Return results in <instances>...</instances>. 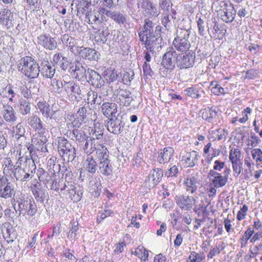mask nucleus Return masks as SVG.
<instances>
[{"mask_svg": "<svg viewBox=\"0 0 262 262\" xmlns=\"http://www.w3.org/2000/svg\"><path fill=\"white\" fill-rule=\"evenodd\" d=\"M17 67L21 73L30 79L36 78L40 71L38 63L30 56L21 58L18 61Z\"/></svg>", "mask_w": 262, "mask_h": 262, "instance_id": "1", "label": "nucleus"}, {"mask_svg": "<svg viewBox=\"0 0 262 262\" xmlns=\"http://www.w3.org/2000/svg\"><path fill=\"white\" fill-rule=\"evenodd\" d=\"M97 157L100 173L104 176H110L113 173V165L108 160V153L106 148L101 146L97 149Z\"/></svg>", "mask_w": 262, "mask_h": 262, "instance_id": "2", "label": "nucleus"}, {"mask_svg": "<svg viewBox=\"0 0 262 262\" xmlns=\"http://www.w3.org/2000/svg\"><path fill=\"white\" fill-rule=\"evenodd\" d=\"M176 204L184 211H190L193 209L194 211L202 209L204 208L203 204L197 205L196 199L192 196L184 194H178L174 198Z\"/></svg>", "mask_w": 262, "mask_h": 262, "instance_id": "3", "label": "nucleus"}, {"mask_svg": "<svg viewBox=\"0 0 262 262\" xmlns=\"http://www.w3.org/2000/svg\"><path fill=\"white\" fill-rule=\"evenodd\" d=\"M58 150L64 161L72 162L76 157L75 148L64 138L59 139Z\"/></svg>", "mask_w": 262, "mask_h": 262, "instance_id": "4", "label": "nucleus"}, {"mask_svg": "<svg viewBox=\"0 0 262 262\" xmlns=\"http://www.w3.org/2000/svg\"><path fill=\"white\" fill-rule=\"evenodd\" d=\"M219 7L220 9L217 11L222 20L226 23H232L234 20L236 13L233 5L221 1L219 3Z\"/></svg>", "mask_w": 262, "mask_h": 262, "instance_id": "5", "label": "nucleus"}, {"mask_svg": "<svg viewBox=\"0 0 262 262\" xmlns=\"http://www.w3.org/2000/svg\"><path fill=\"white\" fill-rule=\"evenodd\" d=\"M189 33L187 30H180L177 32V37L173 41L175 48L180 52H186L190 47L188 40Z\"/></svg>", "mask_w": 262, "mask_h": 262, "instance_id": "6", "label": "nucleus"}, {"mask_svg": "<svg viewBox=\"0 0 262 262\" xmlns=\"http://www.w3.org/2000/svg\"><path fill=\"white\" fill-rule=\"evenodd\" d=\"M19 214L29 217L34 216L37 211L36 205L30 199H20L18 202Z\"/></svg>", "mask_w": 262, "mask_h": 262, "instance_id": "7", "label": "nucleus"}, {"mask_svg": "<svg viewBox=\"0 0 262 262\" xmlns=\"http://www.w3.org/2000/svg\"><path fill=\"white\" fill-rule=\"evenodd\" d=\"M138 7L141 5L145 14L149 17H156L160 13V9L156 7V6L150 0H139L138 3Z\"/></svg>", "mask_w": 262, "mask_h": 262, "instance_id": "8", "label": "nucleus"}, {"mask_svg": "<svg viewBox=\"0 0 262 262\" xmlns=\"http://www.w3.org/2000/svg\"><path fill=\"white\" fill-rule=\"evenodd\" d=\"M177 56L173 48H168L163 56L162 66L166 69L172 70L174 68L175 61L177 62Z\"/></svg>", "mask_w": 262, "mask_h": 262, "instance_id": "9", "label": "nucleus"}, {"mask_svg": "<svg viewBox=\"0 0 262 262\" xmlns=\"http://www.w3.org/2000/svg\"><path fill=\"white\" fill-rule=\"evenodd\" d=\"M208 178L214 187L220 188L224 186L227 184L228 175L225 174L223 176L216 171L210 170L208 173Z\"/></svg>", "mask_w": 262, "mask_h": 262, "instance_id": "10", "label": "nucleus"}, {"mask_svg": "<svg viewBox=\"0 0 262 262\" xmlns=\"http://www.w3.org/2000/svg\"><path fill=\"white\" fill-rule=\"evenodd\" d=\"M195 61V54L189 53L177 56V65L181 69H187L193 67Z\"/></svg>", "mask_w": 262, "mask_h": 262, "instance_id": "11", "label": "nucleus"}, {"mask_svg": "<svg viewBox=\"0 0 262 262\" xmlns=\"http://www.w3.org/2000/svg\"><path fill=\"white\" fill-rule=\"evenodd\" d=\"M163 176V171L160 168L153 169L148 174L145 181V185L149 189L155 187L161 181Z\"/></svg>", "mask_w": 262, "mask_h": 262, "instance_id": "12", "label": "nucleus"}, {"mask_svg": "<svg viewBox=\"0 0 262 262\" xmlns=\"http://www.w3.org/2000/svg\"><path fill=\"white\" fill-rule=\"evenodd\" d=\"M23 161V157H20L15 165L14 176L16 180L21 181H28L32 175L28 173L21 167V162Z\"/></svg>", "mask_w": 262, "mask_h": 262, "instance_id": "13", "label": "nucleus"}, {"mask_svg": "<svg viewBox=\"0 0 262 262\" xmlns=\"http://www.w3.org/2000/svg\"><path fill=\"white\" fill-rule=\"evenodd\" d=\"M161 40V39L160 36L158 34L156 35L155 33H154L145 35L144 40L141 41L143 42L147 50L151 51L154 49L158 48L159 45V41Z\"/></svg>", "mask_w": 262, "mask_h": 262, "instance_id": "14", "label": "nucleus"}, {"mask_svg": "<svg viewBox=\"0 0 262 262\" xmlns=\"http://www.w3.org/2000/svg\"><path fill=\"white\" fill-rule=\"evenodd\" d=\"M38 43L45 48L53 50L57 47V42L55 39L51 36L40 35L38 37Z\"/></svg>", "mask_w": 262, "mask_h": 262, "instance_id": "15", "label": "nucleus"}, {"mask_svg": "<svg viewBox=\"0 0 262 262\" xmlns=\"http://www.w3.org/2000/svg\"><path fill=\"white\" fill-rule=\"evenodd\" d=\"M116 99L120 100L121 105L127 106L130 105L131 92L126 89L119 88L116 91ZM117 101V100H116Z\"/></svg>", "mask_w": 262, "mask_h": 262, "instance_id": "16", "label": "nucleus"}, {"mask_svg": "<svg viewBox=\"0 0 262 262\" xmlns=\"http://www.w3.org/2000/svg\"><path fill=\"white\" fill-rule=\"evenodd\" d=\"M2 114L4 119L7 122H14L17 120L15 111L12 106L8 104L3 105Z\"/></svg>", "mask_w": 262, "mask_h": 262, "instance_id": "17", "label": "nucleus"}, {"mask_svg": "<svg viewBox=\"0 0 262 262\" xmlns=\"http://www.w3.org/2000/svg\"><path fill=\"white\" fill-rule=\"evenodd\" d=\"M28 124L39 134H43L45 132V128L43 127L42 122L36 115L30 116L27 120Z\"/></svg>", "mask_w": 262, "mask_h": 262, "instance_id": "18", "label": "nucleus"}, {"mask_svg": "<svg viewBox=\"0 0 262 262\" xmlns=\"http://www.w3.org/2000/svg\"><path fill=\"white\" fill-rule=\"evenodd\" d=\"M100 12L102 14H105L107 17H111L117 24H123L126 21L125 16L119 12L111 11L104 8H101Z\"/></svg>", "mask_w": 262, "mask_h": 262, "instance_id": "19", "label": "nucleus"}, {"mask_svg": "<svg viewBox=\"0 0 262 262\" xmlns=\"http://www.w3.org/2000/svg\"><path fill=\"white\" fill-rule=\"evenodd\" d=\"M77 53L84 59L96 60L98 58L99 53L95 49L92 48H83L81 46Z\"/></svg>", "mask_w": 262, "mask_h": 262, "instance_id": "20", "label": "nucleus"}, {"mask_svg": "<svg viewBox=\"0 0 262 262\" xmlns=\"http://www.w3.org/2000/svg\"><path fill=\"white\" fill-rule=\"evenodd\" d=\"M63 89L68 96H75V98H76V95L81 94L79 86L73 81H64Z\"/></svg>", "mask_w": 262, "mask_h": 262, "instance_id": "21", "label": "nucleus"}, {"mask_svg": "<svg viewBox=\"0 0 262 262\" xmlns=\"http://www.w3.org/2000/svg\"><path fill=\"white\" fill-rule=\"evenodd\" d=\"M124 125L123 121L118 118H110L107 123L108 130L114 134H118L121 132V129Z\"/></svg>", "mask_w": 262, "mask_h": 262, "instance_id": "22", "label": "nucleus"}, {"mask_svg": "<svg viewBox=\"0 0 262 262\" xmlns=\"http://www.w3.org/2000/svg\"><path fill=\"white\" fill-rule=\"evenodd\" d=\"M37 108L46 119L53 118L55 112L52 110L49 104L45 101H39L37 104Z\"/></svg>", "mask_w": 262, "mask_h": 262, "instance_id": "23", "label": "nucleus"}, {"mask_svg": "<svg viewBox=\"0 0 262 262\" xmlns=\"http://www.w3.org/2000/svg\"><path fill=\"white\" fill-rule=\"evenodd\" d=\"M155 24L149 19H146L144 21V25L142 30L139 32V36L140 40L143 41L145 38V35L149 34L150 33H155L156 30L154 31Z\"/></svg>", "mask_w": 262, "mask_h": 262, "instance_id": "24", "label": "nucleus"}, {"mask_svg": "<svg viewBox=\"0 0 262 262\" xmlns=\"http://www.w3.org/2000/svg\"><path fill=\"white\" fill-rule=\"evenodd\" d=\"M198 152L194 150L186 152L183 156L182 161H184L187 167H193L197 163L199 158Z\"/></svg>", "mask_w": 262, "mask_h": 262, "instance_id": "25", "label": "nucleus"}, {"mask_svg": "<svg viewBox=\"0 0 262 262\" xmlns=\"http://www.w3.org/2000/svg\"><path fill=\"white\" fill-rule=\"evenodd\" d=\"M101 110L104 116L112 118L117 112V105L114 103L105 102L102 105Z\"/></svg>", "mask_w": 262, "mask_h": 262, "instance_id": "26", "label": "nucleus"}, {"mask_svg": "<svg viewBox=\"0 0 262 262\" xmlns=\"http://www.w3.org/2000/svg\"><path fill=\"white\" fill-rule=\"evenodd\" d=\"M174 153V150L172 147H165L163 151H161L158 157V161L160 164H165L168 163Z\"/></svg>", "mask_w": 262, "mask_h": 262, "instance_id": "27", "label": "nucleus"}, {"mask_svg": "<svg viewBox=\"0 0 262 262\" xmlns=\"http://www.w3.org/2000/svg\"><path fill=\"white\" fill-rule=\"evenodd\" d=\"M71 70L72 71V72H74V74L76 78L78 79L79 80L87 79V71L80 63L77 62L76 63L75 68H74L73 67H71Z\"/></svg>", "mask_w": 262, "mask_h": 262, "instance_id": "28", "label": "nucleus"}, {"mask_svg": "<svg viewBox=\"0 0 262 262\" xmlns=\"http://www.w3.org/2000/svg\"><path fill=\"white\" fill-rule=\"evenodd\" d=\"M101 8H100L98 11H92L90 10V11H88L85 12V18L86 21L90 24H99L101 22V20L99 19L100 15H103L104 14H102L100 12V9Z\"/></svg>", "mask_w": 262, "mask_h": 262, "instance_id": "29", "label": "nucleus"}, {"mask_svg": "<svg viewBox=\"0 0 262 262\" xmlns=\"http://www.w3.org/2000/svg\"><path fill=\"white\" fill-rule=\"evenodd\" d=\"M35 182L31 187L32 193L36 199L43 201L46 198V193L41 187L39 182L35 180Z\"/></svg>", "mask_w": 262, "mask_h": 262, "instance_id": "30", "label": "nucleus"}, {"mask_svg": "<svg viewBox=\"0 0 262 262\" xmlns=\"http://www.w3.org/2000/svg\"><path fill=\"white\" fill-rule=\"evenodd\" d=\"M13 19V14L10 10L7 9H0V21L6 25H8L9 23L12 24L14 26L12 21Z\"/></svg>", "mask_w": 262, "mask_h": 262, "instance_id": "31", "label": "nucleus"}, {"mask_svg": "<svg viewBox=\"0 0 262 262\" xmlns=\"http://www.w3.org/2000/svg\"><path fill=\"white\" fill-rule=\"evenodd\" d=\"M87 73L89 75V78L87 80L88 82L96 87H99L101 85V76L95 71L89 68L87 70Z\"/></svg>", "mask_w": 262, "mask_h": 262, "instance_id": "32", "label": "nucleus"}, {"mask_svg": "<svg viewBox=\"0 0 262 262\" xmlns=\"http://www.w3.org/2000/svg\"><path fill=\"white\" fill-rule=\"evenodd\" d=\"M21 167L28 173H30L31 175L35 172L36 165L32 156L31 158L23 157V161L21 162Z\"/></svg>", "mask_w": 262, "mask_h": 262, "instance_id": "33", "label": "nucleus"}, {"mask_svg": "<svg viewBox=\"0 0 262 262\" xmlns=\"http://www.w3.org/2000/svg\"><path fill=\"white\" fill-rule=\"evenodd\" d=\"M53 62L59 66L62 70H66L68 68L69 61L66 57L61 53H56L53 57Z\"/></svg>", "mask_w": 262, "mask_h": 262, "instance_id": "34", "label": "nucleus"}, {"mask_svg": "<svg viewBox=\"0 0 262 262\" xmlns=\"http://www.w3.org/2000/svg\"><path fill=\"white\" fill-rule=\"evenodd\" d=\"M14 193L13 185L9 181L0 189V197L4 199L11 198Z\"/></svg>", "mask_w": 262, "mask_h": 262, "instance_id": "35", "label": "nucleus"}, {"mask_svg": "<svg viewBox=\"0 0 262 262\" xmlns=\"http://www.w3.org/2000/svg\"><path fill=\"white\" fill-rule=\"evenodd\" d=\"M10 130L12 137L17 140L23 137L26 133L25 128L21 123H18L13 126Z\"/></svg>", "mask_w": 262, "mask_h": 262, "instance_id": "36", "label": "nucleus"}, {"mask_svg": "<svg viewBox=\"0 0 262 262\" xmlns=\"http://www.w3.org/2000/svg\"><path fill=\"white\" fill-rule=\"evenodd\" d=\"M83 167L89 172L94 173L97 168V164L92 156L88 155L83 163Z\"/></svg>", "mask_w": 262, "mask_h": 262, "instance_id": "37", "label": "nucleus"}, {"mask_svg": "<svg viewBox=\"0 0 262 262\" xmlns=\"http://www.w3.org/2000/svg\"><path fill=\"white\" fill-rule=\"evenodd\" d=\"M217 117V112L214 107L206 108L202 113V118L208 122H213Z\"/></svg>", "mask_w": 262, "mask_h": 262, "instance_id": "38", "label": "nucleus"}, {"mask_svg": "<svg viewBox=\"0 0 262 262\" xmlns=\"http://www.w3.org/2000/svg\"><path fill=\"white\" fill-rule=\"evenodd\" d=\"M197 183V180L194 177L187 178L185 179L183 183L186 191L191 193H194L196 191Z\"/></svg>", "mask_w": 262, "mask_h": 262, "instance_id": "39", "label": "nucleus"}, {"mask_svg": "<svg viewBox=\"0 0 262 262\" xmlns=\"http://www.w3.org/2000/svg\"><path fill=\"white\" fill-rule=\"evenodd\" d=\"M159 6L160 9L163 11L166 16L164 19L170 20V17L168 14L172 9V3L170 0H158Z\"/></svg>", "mask_w": 262, "mask_h": 262, "instance_id": "40", "label": "nucleus"}, {"mask_svg": "<svg viewBox=\"0 0 262 262\" xmlns=\"http://www.w3.org/2000/svg\"><path fill=\"white\" fill-rule=\"evenodd\" d=\"M109 35L110 32L107 28L102 31L99 30L95 33L94 40L98 43H105Z\"/></svg>", "mask_w": 262, "mask_h": 262, "instance_id": "41", "label": "nucleus"}, {"mask_svg": "<svg viewBox=\"0 0 262 262\" xmlns=\"http://www.w3.org/2000/svg\"><path fill=\"white\" fill-rule=\"evenodd\" d=\"M95 142L92 140H86L85 142L84 145L83 146V149L84 152L90 155L95 150L97 151V149L98 148H101V146H103L102 145H98V147H95V144H94ZM97 154V151H96Z\"/></svg>", "mask_w": 262, "mask_h": 262, "instance_id": "42", "label": "nucleus"}, {"mask_svg": "<svg viewBox=\"0 0 262 262\" xmlns=\"http://www.w3.org/2000/svg\"><path fill=\"white\" fill-rule=\"evenodd\" d=\"M245 165L247 167L245 170V178L247 180L253 176L254 163L251 161L249 157H247L244 160Z\"/></svg>", "mask_w": 262, "mask_h": 262, "instance_id": "43", "label": "nucleus"}, {"mask_svg": "<svg viewBox=\"0 0 262 262\" xmlns=\"http://www.w3.org/2000/svg\"><path fill=\"white\" fill-rule=\"evenodd\" d=\"M19 112L22 115H26L30 113L31 104L26 100H21L19 102Z\"/></svg>", "mask_w": 262, "mask_h": 262, "instance_id": "44", "label": "nucleus"}, {"mask_svg": "<svg viewBox=\"0 0 262 262\" xmlns=\"http://www.w3.org/2000/svg\"><path fill=\"white\" fill-rule=\"evenodd\" d=\"M72 227L70 231L68 233V238L71 240H75L78 238V231L79 229L78 223L77 221H71V223Z\"/></svg>", "mask_w": 262, "mask_h": 262, "instance_id": "45", "label": "nucleus"}, {"mask_svg": "<svg viewBox=\"0 0 262 262\" xmlns=\"http://www.w3.org/2000/svg\"><path fill=\"white\" fill-rule=\"evenodd\" d=\"M14 89L16 92H19L26 98L31 97V91L27 87L21 83L15 84L14 85Z\"/></svg>", "mask_w": 262, "mask_h": 262, "instance_id": "46", "label": "nucleus"}, {"mask_svg": "<svg viewBox=\"0 0 262 262\" xmlns=\"http://www.w3.org/2000/svg\"><path fill=\"white\" fill-rule=\"evenodd\" d=\"M51 85L52 86L53 92L58 94H61L63 92L64 83L59 79H54L51 80Z\"/></svg>", "mask_w": 262, "mask_h": 262, "instance_id": "47", "label": "nucleus"}, {"mask_svg": "<svg viewBox=\"0 0 262 262\" xmlns=\"http://www.w3.org/2000/svg\"><path fill=\"white\" fill-rule=\"evenodd\" d=\"M41 73L43 76L48 78H52L55 72V69L48 64H46L41 68Z\"/></svg>", "mask_w": 262, "mask_h": 262, "instance_id": "48", "label": "nucleus"}, {"mask_svg": "<svg viewBox=\"0 0 262 262\" xmlns=\"http://www.w3.org/2000/svg\"><path fill=\"white\" fill-rule=\"evenodd\" d=\"M118 77L117 71L114 69H107L104 72V77L110 82L116 80Z\"/></svg>", "mask_w": 262, "mask_h": 262, "instance_id": "49", "label": "nucleus"}, {"mask_svg": "<svg viewBox=\"0 0 262 262\" xmlns=\"http://www.w3.org/2000/svg\"><path fill=\"white\" fill-rule=\"evenodd\" d=\"M135 255L142 260H147L148 256V251L142 246L138 247L135 251Z\"/></svg>", "mask_w": 262, "mask_h": 262, "instance_id": "50", "label": "nucleus"}, {"mask_svg": "<svg viewBox=\"0 0 262 262\" xmlns=\"http://www.w3.org/2000/svg\"><path fill=\"white\" fill-rule=\"evenodd\" d=\"M229 158L231 162L242 161L241 159V154L239 149L233 148L230 149Z\"/></svg>", "mask_w": 262, "mask_h": 262, "instance_id": "51", "label": "nucleus"}, {"mask_svg": "<svg viewBox=\"0 0 262 262\" xmlns=\"http://www.w3.org/2000/svg\"><path fill=\"white\" fill-rule=\"evenodd\" d=\"M90 134V140H92L95 142V140H99L102 137L103 135V130L98 128L97 129L96 127H95L94 129H92L91 133Z\"/></svg>", "mask_w": 262, "mask_h": 262, "instance_id": "52", "label": "nucleus"}, {"mask_svg": "<svg viewBox=\"0 0 262 262\" xmlns=\"http://www.w3.org/2000/svg\"><path fill=\"white\" fill-rule=\"evenodd\" d=\"M68 47L70 51L73 53H76L79 51L81 46L78 45V40L72 37L70 39Z\"/></svg>", "mask_w": 262, "mask_h": 262, "instance_id": "53", "label": "nucleus"}, {"mask_svg": "<svg viewBox=\"0 0 262 262\" xmlns=\"http://www.w3.org/2000/svg\"><path fill=\"white\" fill-rule=\"evenodd\" d=\"M65 120L66 121L71 122L73 127L78 128L81 125L78 117L76 118L73 114L67 115L65 117Z\"/></svg>", "mask_w": 262, "mask_h": 262, "instance_id": "54", "label": "nucleus"}, {"mask_svg": "<svg viewBox=\"0 0 262 262\" xmlns=\"http://www.w3.org/2000/svg\"><path fill=\"white\" fill-rule=\"evenodd\" d=\"M252 157L256 163L262 164V151L259 148H254L251 151Z\"/></svg>", "mask_w": 262, "mask_h": 262, "instance_id": "55", "label": "nucleus"}, {"mask_svg": "<svg viewBox=\"0 0 262 262\" xmlns=\"http://www.w3.org/2000/svg\"><path fill=\"white\" fill-rule=\"evenodd\" d=\"M68 194L74 202H78L81 200L82 193L76 191V188L74 189H70Z\"/></svg>", "mask_w": 262, "mask_h": 262, "instance_id": "56", "label": "nucleus"}, {"mask_svg": "<svg viewBox=\"0 0 262 262\" xmlns=\"http://www.w3.org/2000/svg\"><path fill=\"white\" fill-rule=\"evenodd\" d=\"M253 233L254 231L252 230L251 228L247 229L241 238V244L242 246H245L247 244V241L250 238Z\"/></svg>", "mask_w": 262, "mask_h": 262, "instance_id": "57", "label": "nucleus"}, {"mask_svg": "<svg viewBox=\"0 0 262 262\" xmlns=\"http://www.w3.org/2000/svg\"><path fill=\"white\" fill-rule=\"evenodd\" d=\"M211 92L215 95H219L220 94L224 93V89L220 85L217 84L216 82H212L211 83Z\"/></svg>", "mask_w": 262, "mask_h": 262, "instance_id": "58", "label": "nucleus"}, {"mask_svg": "<svg viewBox=\"0 0 262 262\" xmlns=\"http://www.w3.org/2000/svg\"><path fill=\"white\" fill-rule=\"evenodd\" d=\"M4 165L5 167L4 168V171L6 172L11 170L14 171L15 170V165H13L12 160L10 158H6L4 160Z\"/></svg>", "mask_w": 262, "mask_h": 262, "instance_id": "59", "label": "nucleus"}, {"mask_svg": "<svg viewBox=\"0 0 262 262\" xmlns=\"http://www.w3.org/2000/svg\"><path fill=\"white\" fill-rule=\"evenodd\" d=\"M77 114L78 115L77 117L81 124L86 117L87 110L86 107L84 106L80 107Z\"/></svg>", "mask_w": 262, "mask_h": 262, "instance_id": "60", "label": "nucleus"}, {"mask_svg": "<svg viewBox=\"0 0 262 262\" xmlns=\"http://www.w3.org/2000/svg\"><path fill=\"white\" fill-rule=\"evenodd\" d=\"M186 95L192 98H196L200 97V95L198 94V91L194 88L190 87L185 90Z\"/></svg>", "mask_w": 262, "mask_h": 262, "instance_id": "61", "label": "nucleus"}, {"mask_svg": "<svg viewBox=\"0 0 262 262\" xmlns=\"http://www.w3.org/2000/svg\"><path fill=\"white\" fill-rule=\"evenodd\" d=\"M98 94L97 93L91 91L88 94V100L89 103L91 104H99V102L97 100Z\"/></svg>", "mask_w": 262, "mask_h": 262, "instance_id": "62", "label": "nucleus"}, {"mask_svg": "<svg viewBox=\"0 0 262 262\" xmlns=\"http://www.w3.org/2000/svg\"><path fill=\"white\" fill-rule=\"evenodd\" d=\"M47 141L46 136L43 134H39L36 138H34L32 140V142L36 145H43Z\"/></svg>", "mask_w": 262, "mask_h": 262, "instance_id": "63", "label": "nucleus"}, {"mask_svg": "<svg viewBox=\"0 0 262 262\" xmlns=\"http://www.w3.org/2000/svg\"><path fill=\"white\" fill-rule=\"evenodd\" d=\"M232 168L234 173L238 176L241 172L243 163L242 161L231 162Z\"/></svg>", "mask_w": 262, "mask_h": 262, "instance_id": "64", "label": "nucleus"}]
</instances>
